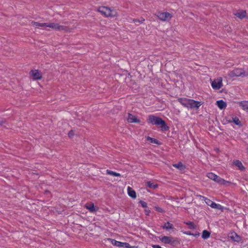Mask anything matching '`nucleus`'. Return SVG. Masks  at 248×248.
<instances>
[{
	"label": "nucleus",
	"mask_w": 248,
	"mask_h": 248,
	"mask_svg": "<svg viewBox=\"0 0 248 248\" xmlns=\"http://www.w3.org/2000/svg\"><path fill=\"white\" fill-rule=\"evenodd\" d=\"M147 121L148 123L158 126L162 131H167L169 129L164 120L154 115H149Z\"/></svg>",
	"instance_id": "1"
},
{
	"label": "nucleus",
	"mask_w": 248,
	"mask_h": 248,
	"mask_svg": "<svg viewBox=\"0 0 248 248\" xmlns=\"http://www.w3.org/2000/svg\"><path fill=\"white\" fill-rule=\"evenodd\" d=\"M178 101L184 107L190 109H198L202 105L201 102L184 97L179 98Z\"/></svg>",
	"instance_id": "2"
},
{
	"label": "nucleus",
	"mask_w": 248,
	"mask_h": 248,
	"mask_svg": "<svg viewBox=\"0 0 248 248\" xmlns=\"http://www.w3.org/2000/svg\"><path fill=\"white\" fill-rule=\"evenodd\" d=\"M97 11L106 17H114L118 16V13L116 10L111 9L106 6L99 7Z\"/></svg>",
	"instance_id": "3"
},
{
	"label": "nucleus",
	"mask_w": 248,
	"mask_h": 248,
	"mask_svg": "<svg viewBox=\"0 0 248 248\" xmlns=\"http://www.w3.org/2000/svg\"><path fill=\"white\" fill-rule=\"evenodd\" d=\"M160 240L166 244H170L174 246L179 243L177 239H175L171 236H164L159 238Z\"/></svg>",
	"instance_id": "4"
},
{
	"label": "nucleus",
	"mask_w": 248,
	"mask_h": 248,
	"mask_svg": "<svg viewBox=\"0 0 248 248\" xmlns=\"http://www.w3.org/2000/svg\"><path fill=\"white\" fill-rule=\"evenodd\" d=\"M46 27H49L52 29H54L57 31H67L68 28L66 26L60 25L58 24L55 23H46Z\"/></svg>",
	"instance_id": "5"
},
{
	"label": "nucleus",
	"mask_w": 248,
	"mask_h": 248,
	"mask_svg": "<svg viewBox=\"0 0 248 248\" xmlns=\"http://www.w3.org/2000/svg\"><path fill=\"white\" fill-rule=\"evenodd\" d=\"M155 16L161 21H166L170 19L172 16L168 12H159L155 14Z\"/></svg>",
	"instance_id": "6"
},
{
	"label": "nucleus",
	"mask_w": 248,
	"mask_h": 248,
	"mask_svg": "<svg viewBox=\"0 0 248 248\" xmlns=\"http://www.w3.org/2000/svg\"><path fill=\"white\" fill-rule=\"evenodd\" d=\"M223 86L222 78L218 77L211 82V87L214 90H219Z\"/></svg>",
	"instance_id": "7"
},
{
	"label": "nucleus",
	"mask_w": 248,
	"mask_h": 248,
	"mask_svg": "<svg viewBox=\"0 0 248 248\" xmlns=\"http://www.w3.org/2000/svg\"><path fill=\"white\" fill-rule=\"evenodd\" d=\"M229 75L231 77H243L245 76V70L241 68H235L234 70L231 71Z\"/></svg>",
	"instance_id": "8"
},
{
	"label": "nucleus",
	"mask_w": 248,
	"mask_h": 248,
	"mask_svg": "<svg viewBox=\"0 0 248 248\" xmlns=\"http://www.w3.org/2000/svg\"><path fill=\"white\" fill-rule=\"evenodd\" d=\"M30 74L34 80H40L42 78V75L38 70H32L31 71Z\"/></svg>",
	"instance_id": "9"
},
{
	"label": "nucleus",
	"mask_w": 248,
	"mask_h": 248,
	"mask_svg": "<svg viewBox=\"0 0 248 248\" xmlns=\"http://www.w3.org/2000/svg\"><path fill=\"white\" fill-rule=\"evenodd\" d=\"M228 237L234 242H239L242 240L241 237L234 232L229 233Z\"/></svg>",
	"instance_id": "10"
},
{
	"label": "nucleus",
	"mask_w": 248,
	"mask_h": 248,
	"mask_svg": "<svg viewBox=\"0 0 248 248\" xmlns=\"http://www.w3.org/2000/svg\"><path fill=\"white\" fill-rule=\"evenodd\" d=\"M127 122L130 123H140V120L138 117L131 113L128 114V117L127 118Z\"/></svg>",
	"instance_id": "11"
},
{
	"label": "nucleus",
	"mask_w": 248,
	"mask_h": 248,
	"mask_svg": "<svg viewBox=\"0 0 248 248\" xmlns=\"http://www.w3.org/2000/svg\"><path fill=\"white\" fill-rule=\"evenodd\" d=\"M238 104L241 107L242 109L248 112V101L238 102Z\"/></svg>",
	"instance_id": "12"
},
{
	"label": "nucleus",
	"mask_w": 248,
	"mask_h": 248,
	"mask_svg": "<svg viewBox=\"0 0 248 248\" xmlns=\"http://www.w3.org/2000/svg\"><path fill=\"white\" fill-rule=\"evenodd\" d=\"M85 208L88 209L90 212H94L96 211L97 209L95 207L93 203H87L85 205Z\"/></svg>",
	"instance_id": "13"
},
{
	"label": "nucleus",
	"mask_w": 248,
	"mask_h": 248,
	"mask_svg": "<svg viewBox=\"0 0 248 248\" xmlns=\"http://www.w3.org/2000/svg\"><path fill=\"white\" fill-rule=\"evenodd\" d=\"M216 104L220 109H225L227 107V104L222 100L217 101Z\"/></svg>",
	"instance_id": "14"
},
{
	"label": "nucleus",
	"mask_w": 248,
	"mask_h": 248,
	"mask_svg": "<svg viewBox=\"0 0 248 248\" xmlns=\"http://www.w3.org/2000/svg\"><path fill=\"white\" fill-rule=\"evenodd\" d=\"M108 240L109 241L111 244H112L113 246L118 247H122L123 246V242L118 241L115 239H112V238H108Z\"/></svg>",
	"instance_id": "15"
},
{
	"label": "nucleus",
	"mask_w": 248,
	"mask_h": 248,
	"mask_svg": "<svg viewBox=\"0 0 248 248\" xmlns=\"http://www.w3.org/2000/svg\"><path fill=\"white\" fill-rule=\"evenodd\" d=\"M233 164L241 170H245V168L242 164V162L239 160H234L233 161Z\"/></svg>",
	"instance_id": "16"
},
{
	"label": "nucleus",
	"mask_w": 248,
	"mask_h": 248,
	"mask_svg": "<svg viewBox=\"0 0 248 248\" xmlns=\"http://www.w3.org/2000/svg\"><path fill=\"white\" fill-rule=\"evenodd\" d=\"M234 15L237 17L242 19L246 16L247 13L246 11L242 10L236 12Z\"/></svg>",
	"instance_id": "17"
},
{
	"label": "nucleus",
	"mask_w": 248,
	"mask_h": 248,
	"mask_svg": "<svg viewBox=\"0 0 248 248\" xmlns=\"http://www.w3.org/2000/svg\"><path fill=\"white\" fill-rule=\"evenodd\" d=\"M127 192H128V195L130 197H131L133 199H135L136 198L137 195H136V192L135 191V190L132 189V188L129 186H128L127 188Z\"/></svg>",
	"instance_id": "18"
},
{
	"label": "nucleus",
	"mask_w": 248,
	"mask_h": 248,
	"mask_svg": "<svg viewBox=\"0 0 248 248\" xmlns=\"http://www.w3.org/2000/svg\"><path fill=\"white\" fill-rule=\"evenodd\" d=\"M172 166L180 170H184L186 169L185 166L181 162L177 164H172Z\"/></svg>",
	"instance_id": "19"
},
{
	"label": "nucleus",
	"mask_w": 248,
	"mask_h": 248,
	"mask_svg": "<svg viewBox=\"0 0 248 248\" xmlns=\"http://www.w3.org/2000/svg\"><path fill=\"white\" fill-rule=\"evenodd\" d=\"M228 121L229 122H232L237 125L240 126L241 125V123L240 121L239 120V118L236 116L232 117V120H229Z\"/></svg>",
	"instance_id": "20"
},
{
	"label": "nucleus",
	"mask_w": 248,
	"mask_h": 248,
	"mask_svg": "<svg viewBox=\"0 0 248 248\" xmlns=\"http://www.w3.org/2000/svg\"><path fill=\"white\" fill-rule=\"evenodd\" d=\"M215 182H217V183L221 185L225 184L226 181L223 179L220 178L219 176L216 175V177H215V179L214 180Z\"/></svg>",
	"instance_id": "21"
},
{
	"label": "nucleus",
	"mask_w": 248,
	"mask_h": 248,
	"mask_svg": "<svg viewBox=\"0 0 248 248\" xmlns=\"http://www.w3.org/2000/svg\"><path fill=\"white\" fill-rule=\"evenodd\" d=\"M106 174L109 175H112L114 176H120L121 174L109 170H106Z\"/></svg>",
	"instance_id": "22"
},
{
	"label": "nucleus",
	"mask_w": 248,
	"mask_h": 248,
	"mask_svg": "<svg viewBox=\"0 0 248 248\" xmlns=\"http://www.w3.org/2000/svg\"><path fill=\"white\" fill-rule=\"evenodd\" d=\"M210 207L212 208L219 209L221 210H223V207L220 204L216 203L214 202H213Z\"/></svg>",
	"instance_id": "23"
},
{
	"label": "nucleus",
	"mask_w": 248,
	"mask_h": 248,
	"mask_svg": "<svg viewBox=\"0 0 248 248\" xmlns=\"http://www.w3.org/2000/svg\"><path fill=\"white\" fill-rule=\"evenodd\" d=\"M163 229H165L167 230L170 229H173V226L172 224L170 223L169 222H167L164 224V225L162 226Z\"/></svg>",
	"instance_id": "24"
},
{
	"label": "nucleus",
	"mask_w": 248,
	"mask_h": 248,
	"mask_svg": "<svg viewBox=\"0 0 248 248\" xmlns=\"http://www.w3.org/2000/svg\"><path fill=\"white\" fill-rule=\"evenodd\" d=\"M46 23H39L36 21H32L31 24L33 26H37L39 27H46Z\"/></svg>",
	"instance_id": "25"
},
{
	"label": "nucleus",
	"mask_w": 248,
	"mask_h": 248,
	"mask_svg": "<svg viewBox=\"0 0 248 248\" xmlns=\"http://www.w3.org/2000/svg\"><path fill=\"white\" fill-rule=\"evenodd\" d=\"M146 186L148 187L153 189H155L158 187V185L157 184L152 183L150 181L147 182L146 183Z\"/></svg>",
	"instance_id": "26"
},
{
	"label": "nucleus",
	"mask_w": 248,
	"mask_h": 248,
	"mask_svg": "<svg viewBox=\"0 0 248 248\" xmlns=\"http://www.w3.org/2000/svg\"><path fill=\"white\" fill-rule=\"evenodd\" d=\"M210 233L207 230H204L202 233V238L206 239L210 237Z\"/></svg>",
	"instance_id": "27"
},
{
	"label": "nucleus",
	"mask_w": 248,
	"mask_h": 248,
	"mask_svg": "<svg viewBox=\"0 0 248 248\" xmlns=\"http://www.w3.org/2000/svg\"><path fill=\"white\" fill-rule=\"evenodd\" d=\"M146 140L147 141H149L151 142V143H155V144H159V142H158V140H157L155 139L151 138L150 137H149V136L147 137Z\"/></svg>",
	"instance_id": "28"
},
{
	"label": "nucleus",
	"mask_w": 248,
	"mask_h": 248,
	"mask_svg": "<svg viewBox=\"0 0 248 248\" xmlns=\"http://www.w3.org/2000/svg\"><path fill=\"white\" fill-rule=\"evenodd\" d=\"M206 176L210 179L214 181L215 179V177H216V174L213 172H208L207 173Z\"/></svg>",
	"instance_id": "29"
},
{
	"label": "nucleus",
	"mask_w": 248,
	"mask_h": 248,
	"mask_svg": "<svg viewBox=\"0 0 248 248\" xmlns=\"http://www.w3.org/2000/svg\"><path fill=\"white\" fill-rule=\"evenodd\" d=\"M144 19L143 17H141L140 18V20L137 19H133V22L136 23L137 22H138L140 24H141L143 23V22L144 21Z\"/></svg>",
	"instance_id": "30"
},
{
	"label": "nucleus",
	"mask_w": 248,
	"mask_h": 248,
	"mask_svg": "<svg viewBox=\"0 0 248 248\" xmlns=\"http://www.w3.org/2000/svg\"><path fill=\"white\" fill-rule=\"evenodd\" d=\"M185 223L189 226V227L190 229H194L195 228L194 224L192 222L188 221V222H186Z\"/></svg>",
	"instance_id": "31"
},
{
	"label": "nucleus",
	"mask_w": 248,
	"mask_h": 248,
	"mask_svg": "<svg viewBox=\"0 0 248 248\" xmlns=\"http://www.w3.org/2000/svg\"><path fill=\"white\" fill-rule=\"evenodd\" d=\"M139 202L141 204V206L143 208H147V203L146 202H145L144 201H140Z\"/></svg>",
	"instance_id": "32"
},
{
	"label": "nucleus",
	"mask_w": 248,
	"mask_h": 248,
	"mask_svg": "<svg viewBox=\"0 0 248 248\" xmlns=\"http://www.w3.org/2000/svg\"><path fill=\"white\" fill-rule=\"evenodd\" d=\"M155 209L156 211H157L159 212H160V213L164 212V210L162 208H161L159 206H155Z\"/></svg>",
	"instance_id": "33"
},
{
	"label": "nucleus",
	"mask_w": 248,
	"mask_h": 248,
	"mask_svg": "<svg viewBox=\"0 0 248 248\" xmlns=\"http://www.w3.org/2000/svg\"><path fill=\"white\" fill-rule=\"evenodd\" d=\"M122 247H125L126 248H131V246L128 243L123 242Z\"/></svg>",
	"instance_id": "34"
},
{
	"label": "nucleus",
	"mask_w": 248,
	"mask_h": 248,
	"mask_svg": "<svg viewBox=\"0 0 248 248\" xmlns=\"http://www.w3.org/2000/svg\"><path fill=\"white\" fill-rule=\"evenodd\" d=\"M213 201H212L211 200H210V199H206V201L205 202L208 205V206H211V205H212V203H213Z\"/></svg>",
	"instance_id": "35"
},
{
	"label": "nucleus",
	"mask_w": 248,
	"mask_h": 248,
	"mask_svg": "<svg viewBox=\"0 0 248 248\" xmlns=\"http://www.w3.org/2000/svg\"><path fill=\"white\" fill-rule=\"evenodd\" d=\"M144 212L146 215L148 216L150 213V210L149 209L146 208L144 210Z\"/></svg>",
	"instance_id": "36"
},
{
	"label": "nucleus",
	"mask_w": 248,
	"mask_h": 248,
	"mask_svg": "<svg viewBox=\"0 0 248 248\" xmlns=\"http://www.w3.org/2000/svg\"><path fill=\"white\" fill-rule=\"evenodd\" d=\"M199 197L200 198V199L202 201H204V202H205L206 201V199H207V198H206L204 196H201V195H199Z\"/></svg>",
	"instance_id": "37"
},
{
	"label": "nucleus",
	"mask_w": 248,
	"mask_h": 248,
	"mask_svg": "<svg viewBox=\"0 0 248 248\" xmlns=\"http://www.w3.org/2000/svg\"><path fill=\"white\" fill-rule=\"evenodd\" d=\"M73 135V131H70L69 133H68V136L70 137V138H71Z\"/></svg>",
	"instance_id": "38"
},
{
	"label": "nucleus",
	"mask_w": 248,
	"mask_h": 248,
	"mask_svg": "<svg viewBox=\"0 0 248 248\" xmlns=\"http://www.w3.org/2000/svg\"><path fill=\"white\" fill-rule=\"evenodd\" d=\"M245 76L246 77L248 76V68H247V69L246 70H245Z\"/></svg>",
	"instance_id": "39"
},
{
	"label": "nucleus",
	"mask_w": 248,
	"mask_h": 248,
	"mask_svg": "<svg viewBox=\"0 0 248 248\" xmlns=\"http://www.w3.org/2000/svg\"><path fill=\"white\" fill-rule=\"evenodd\" d=\"M185 233L186 234H190V233Z\"/></svg>",
	"instance_id": "40"
}]
</instances>
